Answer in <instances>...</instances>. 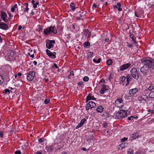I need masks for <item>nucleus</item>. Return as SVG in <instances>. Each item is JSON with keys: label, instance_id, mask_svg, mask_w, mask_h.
<instances>
[{"label": "nucleus", "instance_id": "17", "mask_svg": "<svg viewBox=\"0 0 154 154\" xmlns=\"http://www.w3.org/2000/svg\"><path fill=\"white\" fill-rule=\"evenodd\" d=\"M96 99L93 96H92L91 94H89L88 96H87V99L86 100V102H87L88 100H95Z\"/></svg>", "mask_w": 154, "mask_h": 154}, {"label": "nucleus", "instance_id": "15", "mask_svg": "<svg viewBox=\"0 0 154 154\" xmlns=\"http://www.w3.org/2000/svg\"><path fill=\"white\" fill-rule=\"evenodd\" d=\"M8 25L3 22H0V28L4 30H6L8 29Z\"/></svg>", "mask_w": 154, "mask_h": 154}, {"label": "nucleus", "instance_id": "64", "mask_svg": "<svg viewBox=\"0 0 154 154\" xmlns=\"http://www.w3.org/2000/svg\"><path fill=\"white\" fill-rule=\"evenodd\" d=\"M13 7L14 8H16L17 7V4H16L14 5V6H13Z\"/></svg>", "mask_w": 154, "mask_h": 154}, {"label": "nucleus", "instance_id": "5", "mask_svg": "<svg viewBox=\"0 0 154 154\" xmlns=\"http://www.w3.org/2000/svg\"><path fill=\"white\" fill-rule=\"evenodd\" d=\"M55 43V41L54 40L47 39L46 40V47L50 49L53 47Z\"/></svg>", "mask_w": 154, "mask_h": 154}, {"label": "nucleus", "instance_id": "39", "mask_svg": "<svg viewBox=\"0 0 154 154\" xmlns=\"http://www.w3.org/2000/svg\"><path fill=\"white\" fill-rule=\"evenodd\" d=\"M126 79V78L125 77V76H121V81L123 82V81H124Z\"/></svg>", "mask_w": 154, "mask_h": 154}, {"label": "nucleus", "instance_id": "13", "mask_svg": "<svg viewBox=\"0 0 154 154\" xmlns=\"http://www.w3.org/2000/svg\"><path fill=\"white\" fill-rule=\"evenodd\" d=\"M131 64L129 63H127L122 65L120 67V70L121 71H124L128 69L131 66Z\"/></svg>", "mask_w": 154, "mask_h": 154}, {"label": "nucleus", "instance_id": "23", "mask_svg": "<svg viewBox=\"0 0 154 154\" xmlns=\"http://www.w3.org/2000/svg\"><path fill=\"white\" fill-rule=\"evenodd\" d=\"M84 31L85 32L86 35H88V36H89L91 34V32L88 29L84 30Z\"/></svg>", "mask_w": 154, "mask_h": 154}, {"label": "nucleus", "instance_id": "44", "mask_svg": "<svg viewBox=\"0 0 154 154\" xmlns=\"http://www.w3.org/2000/svg\"><path fill=\"white\" fill-rule=\"evenodd\" d=\"M4 92L6 94L7 93H8V94L10 93V91L8 89H6L4 90Z\"/></svg>", "mask_w": 154, "mask_h": 154}, {"label": "nucleus", "instance_id": "46", "mask_svg": "<svg viewBox=\"0 0 154 154\" xmlns=\"http://www.w3.org/2000/svg\"><path fill=\"white\" fill-rule=\"evenodd\" d=\"M49 102V100H45L44 101V103L46 104H48Z\"/></svg>", "mask_w": 154, "mask_h": 154}, {"label": "nucleus", "instance_id": "48", "mask_svg": "<svg viewBox=\"0 0 154 154\" xmlns=\"http://www.w3.org/2000/svg\"><path fill=\"white\" fill-rule=\"evenodd\" d=\"M21 153V152L20 151H16L15 152V154H20Z\"/></svg>", "mask_w": 154, "mask_h": 154}, {"label": "nucleus", "instance_id": "34", "mask_svg": "<svg viewBox=\"0 0 154 154\" xmlns=\"http://www.w3.org/2000/svg\"><path fill=\"white\" fill-rule=\"evenodd\" d=\"M154 88V86L153 85H150L148 88V89L149 91L152 90Z\"/></svg>", "mask_w": 154, "mask_h": 154}, {"label": "nucleus", "instance_id": "6", "mask_svg": "<svg viewBox=\"0 0 154 154\" xmlns=\"http://www.w3.org/2000/svg\"><path fill=\"white\" fill-rule=\"evenodd\" d=\"M35 73L34 72H29L27 74V80L29 81H32L35 77Z\"/></svg>", "mask_w": 154, "mask_h": 154}, {"label": "nucleus", "instance_id": "29", "mask_svg": "<svg viewBox=\"0 0 154 154\" xmlns=\"http://www.w3.org/2000/svg\"><path fill=\"white\" fill-rule=\"evenodd\" d=\"M112 61L111 60H109L106 61V63L108 65H110L112 63Z\"/></svg>", "mask_w": 154, "mask_h": 154}, {"label": "nucleus", "instance_id": "45", "mask_svg": "<svg viewBox=\"0 0 154 154\" xmlns=\"http://www.w3.org/2000/svg\"><path fill=\"white\" fill-rule=\"evenodd\" d=\"M127 153L128 154H133L134 153V150H132L130 151H128Z\"/></svg>", "mask_w": 154, "mask_h": 154}, {"label": "nucleus", "instance_id": "9", "mask_svg": "<svg viewBox=\"0 0 154 154\" xmlns=\"http://www.w3.org/2000/svg\"><path fill=\"white\" fill-rule=\"evenodd\" d=\"M0 13L1 14V18L6 23H7L8 20L6 19V18L7 17V15L6 13L2 11H0Z\"/></svg>", "mask_w": 154, "mask_h": 154}, {"label": "nucleus", "instance_id": "63", "mask_svg": "<svg viewBox=\"0 0 154 154\" xmlns=\"http://www.w3.org/2000/svg\"><path fill=\"white\" fill-rule=\"evenodd\" d=\"M39 32H42V28L41 27L39 28Z\"/></svg>", "mask_w": 154, "mask_h": 154}, {"label": "nucleus", "instance_id": "61", "mask_svg": "<svg viewBox=\"0 0 154 154\" xmlns=\"http://www.w3.org/2000/svg\"><path fill=\"white\" fill-rule=\"evenodd\" d=\"M131 76V75H128L127 76V77H126V79H128V78H129Z\"/></svg>", "mask_w": 154, "mask_h": 154}, {"label": "nucleus", "instance_id": "26", "mask_svg": "<svg viewBox=\"0 0 154 154\" xmlns=\"http://www.w3.org/2000/svg\"><path fill=\"white\" fill-rule=\"evenodd\" d=\"M82 15L81 14H78L76 18L77 20H81L82 19Z\"/></svg>", "mask_w": 154, "mask_h": 154}, {"label": "nucleus", "instance_id": "42", "mask_svg": "<svg viewBox=\"0 0 154 154\" xmlns=\"http://www.w3.org/2000/svg\"><path fill=\"white\" fill-rule=\"evenodd\" d=\"M44 139L42 138H41L38 140V141L40 143H42L44 141Z\"/></svg>", "mask_w": 154, "mask_h": 154}, {"label": "nucleus", "instance_id": "7", "mask_svg": "<svg viewBox=\"0 0 154 154\" xmlns=\"http://www.w3.org/2000/svg\"><path fill=\"white\" fill-rule=\"evenodd\" d=\"M123 104V101L121 98H118L115 101V106L118 107H121Z\"/></svg>", "mask_w": 154, "mask_h": 154}, {"label": "nucleus", "instance_id": "14", "mask_svg": "<svg viewBox=\"0 0 154 154\" xmlns=\"http://www.w3.org/2000/svg\"><path fill=\"white\" fill-rule=\"evenodd\" d=\"M138 91L137 88L131 89L129 91L128 94L130 96H132Z\"/></svg>", "mask_w": 154, "mask_h": 154}, {"label": "nucleus", "instance_id": "47", "mask_svg": "<svg viewBox=\"0 0 154 154\" xmlns=\"http://www.w3.org/2000/svg\"><path fill=\"white\" fill-rule=\"evenodd\" d=\"M109 39L108 38H106L105 39L104 41H105V42H104V43L106 44L108 42H109Z\"/></svg>", "mask_w": 154, "mask_h": 154}, {"label": "nucleus", "instance_id": "40", "mask_svg": "<svg viewBox=\"0 0 154 154\" xmlns=\"http://www.w3.org/2000/svg\"><path fill=\"white\" fill-rule=\"evenodd\" d=\"M127 45L128 47L129 48H131L132 46V45L131 44H130L128 42H127Z\"/></svg>", "mask_w": 154, "mask_h": 154}, {"label": "nucleus", "instance_id": "19", "mask_svg": "<svg viewBox=\"0 0 154 154\" xmlns=\"http://www.w3.org/2000/svg\"><path fill=\"white\" fill-rule=\"evenodd\" d=\"M103 110V107L101 106H99L97 108L96 110L99 112L101 113L102 112Z\"/></svg>", "mask_w": 154, "mask_h": 154}, {"label": "nucleus", "instance_id": "60", "mask_svg": "<svg viewBox=\"0 0 154 154\" xmlns=\"http://www.w3.org/2000/svg\"><path fill=\"white\" fill-rule=\"evenodd\" d=\"M82 150H84V151H86L87 150L86 149L84 148V147H83L82 148Z\"/></svg>", "mask_w": 154, "mask_h": 154}, {"label": "nucleus", "instance_id": "43", "mask_svg": "<svg viewBox=\"0 0 154 154\" xmlns=\"http://www.w3.org/2000/svg\"><path fill=\"white\" fill-rule=\"evenodd\" d=\"M103 126L104 128H106L107 126V123L104 122L103 124Z\"/></svg>", "mask_w": 154, "mask_h": 154}, {"label": "nucleus", "instance_id": "20", "mask_svg": "<svg viewBox=\"0 0 154 154\" xmlns=\"http://www.w3.org/2000/svg\"><path fill=\"white\" fill-rule=\"evenodd\" d=\"M90 46V43L88 42H85L84 43V47L88 48Z\"/></svg>", "mask_w": 154, "mask_h": 154}, {"label": "nucleus", "instance_id": "11", "mask_svg": "<svg viewBox=\"0 0 154 154\" xmlns=\"http://www.w3.org/2000/svg\"><path fill=\"white\" fill-rule=\"evenodd\" d=\"M108 86H106L105 85H103L100 88V93L101 94H103L106 92H107L108 90Z\"/></svg>", "mask_w": 154, "mask_h": 154}, {"label": "nucleus", "instance_id": "18", "mask_svg": "<svg viewBox=\"0 0 154 154\" xmlns=\"http://www.w3.org/2000/svg\"><path fill=\"white\" fill-rule=\"evenodd\" d=\"M139 135L138 134L136 133L132 134L131 136V137L134 140L136 138L138 137Z\"/></svg>", "mask_w": 154, "mask_h": 154}, {"label": "nucleus", "instance_id": "37", "mask_svg": "<svg viewBox=\"0 0 154 154\" xmlns=\"http://www.w3.org/2000/svg\"><path fill=\"white\" fill-rule=\"evenodd\" d=\"M83 125L82 124L80 123L76 127V129H78L79 128L81 127Z\"/></svg>", "mask_w": 154, "mask_h": 154}, {"label": "nucleus", "instance_id": "32", "mask_svg": "<svg viewBox=\"0 0 154 154\" xmlns=\"http://www.w3.org/2000/svg\"><path fill=\"white\" fill-rule=\"evenodd\" d=\"M74 72L73 71H71L70 72V74L69 75L68 78L69 79L71 78V76L74 75Z\"/></svg>", "mask_w": 154, "mask_h": 154}, {"label": "nucleus", "instance_id": "50", "mask_svg": "<svg viewBox=\"0 0 154 154\" xmlns=\"http://www.w3.org/2000/svg\"><path fill=\"white\" fill-rule=\"evenodd\" d=\"M15 8H14L13 7V6H12L11 7V11L12 12H14L15 10Z\"/></svg>", "mask_w": 154, "mask_h": 154}, {"label": "nucleus", "instance_id": "52", "mask_svg": "<svg viewBox=\"0 0 154 154\" xmlns=\"http://www.w3.org/2000/svg\"><path fill=\"white\" fill-rule=\"evenodd\" d=\"M54 66L55 67L56 69H57L58 68V66L57 65V64L55 63H54L53 64Z\"/></svg>", "mask_w": 154, "mask_h": 154}, {"label": "nucleus", "instance_id": "36", "mask_svg": "<svg viewBox=\"0 0 154 154\" xmlns=\"http://www.w3.org/2000/svg\"><path fill=\"white\" fill-rule=\"evenodd\" d=\"M86 121V120L85 119H84L81 120L80 123L83 125L84 124V123H85Z\"/></svg>", "mask_w": 154, "mask_h": 154}, {"label": "nucleus", "instance_id": "31", "mask_svg": "<svg viewBox=\"0 0 154 154\" xmlns=\"http://www.w3.org/2000/svg\"><path fill=\"white\" fill-rule=\"evenodd\" d=\"M93 61L95 63H99L101 60V59L100 58H99L97 60V61L95 59H94L93 60Z\"/></svg>", "mask_w": 154, "mask_h": 154}, {"label": "nucleus", "instance_id": "41", "mask_svg": "<svg viewBox=\"0 0 154 154\" xmlns=\"http://www.w3.org/2000/svg\"><path fill=\"white\" fill-rule=\"evenodd\" d=\"M39 3L38 2H36L35 4H34L33 5V7L34 8H37V5H38Z\"/></svg>", "mask_w": 154, "mask_h": 154}, {"label": "nucleus", "instance_id": "25", "mask_svg": "<svg viewBox=\"0 0 154 154\" xmlns=\"http://www.w3.org/2000/svg\"><path fill=\"white\" fill-rule=\"evenodd\" d=\"M117 8L118 10L119 11H122V9L120 8L121 6V4L120 3H117Z\"/></svg>", "mask_w": 154, "mask_h": 154}, {"label": "nucleus", "instance_id": "10", "mask_svg": "<svg viewBox=\"0 0 154 154\" xmlns=\"http://www.w3.org/2000/svg\"><path fill=\"white\" fill-rule=\"evenodd\" d=\"M57 145V144L55 143L54 144H52L51 146H47L45 147V149L48 152H51L53 151L54 149L55 148V146Z\"/></svg>", "mask_w": 154, "mask_h": 154}, {"label": "nucleus", "instance_id": "2", "mask_svg": "<svg viewBox=\"0 0 154 154\" xmlns=\"http://www.w3.org/2000/svg\"><path fill=\"white\" fill-rule=\"evenodd\" d=\"M44 32L45 35L48 34H56L57 32V31L55 26H51L45 29L44 30Z\"/></svg>", "mask_w": 154, "mask_h": 154}, {"label": "nucleus", "instance_id": "53", "mask_svg": "<svg viewBox=\"0 0 154 154\" xmlns=\"http://www.w3.org/2000/svg\"><path fill=\"white\" fill-rule=\"evenodd\" d=\"M88 55L91 57L93 54V52H90L88 53Z\"/></svg>", "mask_w": 154, "mask_h": 154}, {"label": "nucleus", "instance_id": "16", "mask_svg": "<svg viewBox=\"0 0 154 154\" xmlns=\"http://www.w3.org/2000/svg\"><path fill=\"white\" fill-rule=\"evenodd\" d=\"M147 97L145 95H142L139 97L138 98V100L141 101H145L147 99Z\"/></svg>", "mask_w": 154, "mask_h": 154}, {"label": "nucleus", "instance_id": "62", "mask_svg": "<svg viewBox=\"0 0 154 154\" xmlns=\"http://www.w3.org/2000/svg\"><path fill=\"white\" fill-rule=\"evenodd\" d=\"M31 3L33 5L35 4V1L34 0H32L31 1Z\"/></svg>", "mask_w": 154, "mask_h": 154}, {"label": "nucleus", "instance_id": "59", "mask_svg": "<svg viewBox=\"0 0 154 154\" xmlns=\"http://www.w3.org/2000/svg\"><path fill=\"white\" fill-rule=\"evenodd\" d=\"M78 85H83V83L82 82H78Z\"/></svg>", "mask_w": 154, "mask_h": 154}, {"label": "nucleus", "instance_id": "30", "mask_svg": "<svg viewBox=\"0 0 154 154\" xmlns=\"http://www.w3.org/2000/svg\"><path fill=\"white\" fill-rule=\"evenodd\" d=\"M120 147H119V149L120 150L124 148L125 147V145L123 143H121L119 145Z\"/></svg>", "mask_w": 154, "mask_h": 154}, {"label": "nucleus", "instance_id": "55", "mask_svg": "<svg viewBox=\"0 0 154 154\" xmlns=\"http://www.w3.org/2000/svg\"><path fill=\"white\" fill-rule=\"evenodd\" d=\"M33 63L35 65H36L37 64V62L35 61H34L33 62Z\"/></svg>", "mask_w": 154, "mask_h": 154}, {"label": "nucleus", "instance_id": "54", "mask_svg": "<svg viewBox=\"0 0 154 154\" xmlns=\"http://www.w3.org/2000/svg\"><path fill=\"white\" fill-rule=\"evenodd\" d=\"M105 81L104 79H102L101 80L100 82H99V83H101V82H105Z\"/></svg>", "mask_w": 154, "mask_h": 154}, {"label": "nucleus", "instance_id": "4", "mask_svg": "<svg viewBox=\"0 0 154 154\" xmlns=\"http://www.w3.org/2000/svg\"><path fill=\"white\" fill-rule=\"evenodd\" d=\"M131 75L134 79L137 80L139 78V75L136 68H133L130 71Z\"/></svg>", "mask_w": 154, "mask_h": 154}, {"label": "nucleus", "instance_id": "56", "mask_svg": "<svg viewBox=\"0 0 154 154\" xmlns=\"http://www.w3.org/2000/svg\"><path fill=\"white\" fill-rule=\"evenodd\" d=\"M24 5H25V6L26 8H28V3H26L25 4H24Z\"/></svg>", "mask_w": 154, "mask_h": 154}, {"label": "nucleus", "instance_id": "49", "mask_svg": "<svg viewBox=\"0 0 154 154\" xmlns=\"http://www.w3.org/2000/svg\"><path fill=\"white\" fill-rule=\"evenodd\" d=\"M121 140L122 141L124 142L127 140V138L126 137H124Z\"/></svg>", "mask_w": 154, "mask_h": 154}, {"label": "nucleus", "instance_id": "28", "mask_svg": "<svg viewBox=\"0 0 154 154\" xmlns=\"http://www.w3.org/2000/svg\"><path fill=\"white\" fill-rule=\"evenodd\" d=\"M130 37L131 38L132 40H133V41H134V43L135 44V43H136V42L135 41V38L134 36L133 35H130Z\"/></svg>", "mask_w": 154, "mask_h": 154}, {"label": "nucleus", "instance_id": "24", "mask_svg": "<svg viewBox=\"0 0 154 154\" xmlns=\"http://www.w3.org/2000/svg\"><path fill=\"white\" fill-rule=\"evenodd\" d=\"M132 79V78L131 77L128 78V79H127L126 86H127L128 85L129 83V81H131Z\"/></svg>", "mask_w": 154, "mask_h": 154}, {"label": "nucleus", "instance_id": "1", "mask_svg": "<svg viewBox=\"0 0 154 154\" xmlns=\"http://www.w3.org/2000/svg\"><path fill=\"white\" fill-rule=\"evenodd\" d=\"M142 62L143 65L140 68V71L143 75L146 76L149 73V68L150 70L154 68V60L150 58L143 59Z\"/></svg>", "mask_w": 154, "mask_h": 154}, {"label": "nucleus", "instance_id": "3", "mask_svg": "<svg viewBox=\"0 0 154 154\" xmlns=\"http://www.w3.org/2000/svg\"><path fill=\"white\" fill-rule=\"evenodd\" d=\"M127 112L125 110H122L116 113V117L118 119H122L126 116Z\"/></svg>", "mask_w": 154, "mask_h": 154}, {"label": "nucleus", "instance_id": "12", "mask_svg": "<svg viewBox=\"0 0 154 154\" xmlns=\"http://www.w3.org/2000/svg\"><path fill=\"white\" fill-rule=\"evenodd\" d=\"M46 53L47 55L49 57H51L53 59H54L56 58L55 55H56V53L55 52H53L52 53L51 52V51L48 49L46 50Z\"/></svg>", "mask_w": 154, "mask_h": 154}, {"label": "nucleus", "instance_id": "38", "mask_svg": "<svg viewBox=\"0 0 154 154\" xmlns=\"http://www.w3.org/2000/svg\"><path fill=\"white\" fill-rule=\"evenodd\" d=\"M135 117H134L133 116H131L128 117V119L129 120H132Z\"/></svg>", "mask_w": 154, "mask_h": 154}, {"label": "nucleus", "instance_id": "21", "mask_svg": "<svg viewBox=\"0 0 154 154\" xmlns=\"http://www.w3.org/2000/svg\"><path fill=\"white\" fill-rule=\"evenodd\" d=\"M149 97L151 98H154V91L150 92L149 95Z\"/></svg>", "mask_w": 154, "mask_h": 154}, {"label": "nucleus", "instance_id": "58", "mask_svg": "<svg viewBox=\"0 0 154 154\" xmlns=\"http://www.w3.org/2000/svg\"><path fill=\"white\" fill-rule=\"evenodd\" d=\"M22 27L21 26H19L18 27V29L19 30H20L21 29Z\"/></svg>", "mask_w": 154, "mask_h": 154}, {"label": "nucleus", "instance_id": "22", "mask_svg": "<svg viewBox=\"0 0 154 154\" xmlns=\"http://www.w3.org/2000/svg\"><path fill=\"white\" fill-rule=\"evenodd\" d=\"M4 81V77L0 75V85H2Z\"/></svg>", "mask_w": 154, "mask_h": 154}, {"label": "nucleus", "instance_id": "27", "mask_svg": "<svg viewBox=\"0 0 154 154\" xmlns=\"http://www.w3.org/2000/svg\"><path fill=\"white\" fill-rule=\"evenodd\" d=\"M70 6L72 8V10L74 11L75 10V4L74 3H71L70 5Z\"/></svg>", "mask_w": 154, "mask_h": 154}, {"label": "nucleus", "instance_id": "33", "mask_svg": "<svg viewBox=\"0 0 154 154\" xmlns=\"http://www.w3.org/2000/svg\"><path fill=\"white\" fill-rule=\"evenodd\" d=\"M89 78L87 76H85L83 79V80L85 82H87L89 80Z\"/></svg>", "mask_w": 154, "mask_h": 154}, {"label": "nucleus", "instance_id": "8", "mask_svg": "<svg viewBox=\"0 0 154 154\" xmlns=\"http://www.w3.org/2000/svg\"><path fill=\"white\" fill-rule=\"evenodd\" d=\"M96 106L95 103L93 101H90L86 105V110H88L92 108L95 107Z\"/></svg>", "mask_w": 154, "mask_h": 154}, {"label": "nucleus", "instance_id": "35", "mask_svg": "<svg viewBox=\"0 0 154 154\" xmlns=\"http://www.w3.org/2000/svg\"><path fill=\"white\" fill-rule=\"evenodd\" d=\"M103 116H105L107 117H108L109 116V113L108 112H104L103 114Z\"/></svg>", "mask_w": 154, "mask_h": 154}, {"label": "nucleus", "instance_id": "57", "mask_svg": "<svg viewBox=\"0 0 154 154\" xmlns=\"http://www.w3.org/2000/svg\"><path fill=\"white\" fill-rule=\"evenodd\" d=\"M3 137V132L2 131L0 133V137Z\"/></svg>", "mask_w": 154, "mask_h": 154}, {"label": "nucleus", "instance_id": "51", "mask_svg": "<svg viewBox=\"0 0 154 154\" xmlns=\"http://www.w3.org/2000/svg\"><path fill=\"white\" fill-rule=\"evenodd\" d=\"M29 10V8H25L24 10V12H28Z\"/></svg>", "mask_w": 154, "mask_h": 154}]
</instances>
